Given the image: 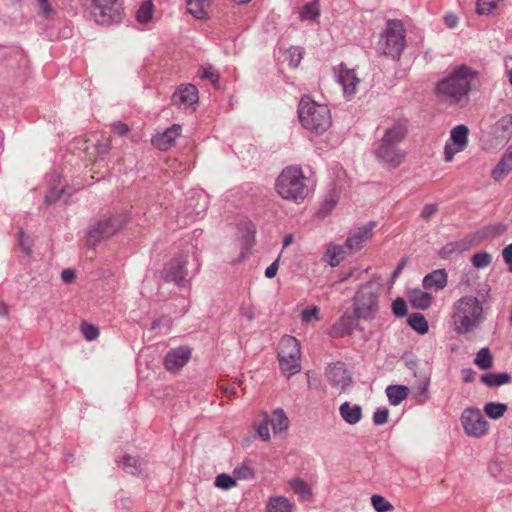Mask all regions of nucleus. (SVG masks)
<instances>
[{"mask_svg": "<svg viewBox=\"0 0 512 512\" xmlns=\"http://www.w3.org/2000/svg\"><path fill=\"white\" fill-rule=\"evenodd\" d=\"M303 57V51L299 47H291L286 52V59L291 67H297Z\"/></svg>", "mask_w": 512, "mask_h": 512, "instance_id": "47", "label": "nucleus"}, {"mask_svg": "<svg viewBox=\"0 0 512 512\" xmlns=\"http://www.w3.org/2000/svg\"><path fill=\"white\" fill-rule=\"evenodd\" d=\"M319 308L314 306L310 308H306L301 313V321L304 324H310L314 321H319Z\"/></svg>", "mask_w": 512, "mask_h": 512, "instance_id": "49", "label": "nucleus"}, {"mask_svg": "<svg viewBox=\"0 0 512 512\" xmlns=\"http://www.w3.org/2000/svg\"><path fill=\"white\" fill-rule=\"evenodd\" d=\"M371 505L376 512H390L394 509L393 505L385 497L378 494L372 495Z\"/></svg>", "mask_w": 512, "mask_h": 512, "instance_id": "42", "label": "nucleus"}, {"mask_svg": "<svg viewBox=\"0 0 512 512\" xmlns=\"http://www.w3.org/2000/svg\"><path fill=\"white\" fill-rule=\"evenodd\" d=\"M276 191L283 199L299 203L309 195L310 188L301 168L289 166L278 176Z\"/></svg>", "mask_w": 512, "mask_h": 512, "instance_id": "6", "label": "nucleus"}, {"mask_svg": "<svg viewBox=\"0 0 512 512\" xmlns=\"http://www.w3.org/2000/svg\"><path fill=\"white\" fill-rule=\"evenodd\" d=\"M202 78L210 80L212 83H216L219 79V75L216 70L212 67L204 68L202 72Z\"/></svg>", "mask_w": 512, "mask_h": 512, "instance_id": "58", "label": "nucleus"}, {"mask_svg": "<svg viewBox=\"0 0 512 512\" xmlns=\"http://www.w3.org/2000/svg\"><path fill=\"white\" fill-rule=\"evenodd\" d=\"M338 82L342 86L345 97L350 99L355 95L357 86L360 83V79L356 76L354 70L348 69L341 65L338 74Z\"/></svg>", "mask_w": 512, "mask_h": 512, "instance_id": "18", "label": "nucleus"}, {"mask_svg": "<svg viewBox=\"0 0 512 512\" xmlns=\"http://www.w3.org/2000/svg\"><path fill=\"white\" fill-rule=\"evenodd\" d=\"M300 342L293 336L285 335L279 343L278 359L282 372L290 377L300 371Z\"/></svg>", "mask_w": 512, "mask_h": 512, "instance_id": "8", "label": "nucleus"}, {"mask_svg": "<svg viewBox=\"0 0 512 512\" xmlns=\"http://www.w3.org/2000/svg\"><path fill=\"white\" fill-rule=\"evenodd\" d=\"M392 311L395 316L403 317L407 314V305L402 298H397L392 303Z\"/></svg>", "mask_w": 512, "mask_h": 512, "instance_id": "52", "label": "nucleus"}, {"mask_svg": "<svg viewBox=\"0 0 512 512\" xmlns=\"http://www.w3.org/2000/svg\"><path fill=\"white\" fill-rule=\"evenodd\" d=\"M473 243V239L448 243L441 249L440 256L448 258L454 253H461L467 250Z\"/></svg>", "mask_w": 512, "mask_h": 512, "instance_id": "32", "label": "nucleus"}, {"mask_svg": "<svg viewBox=\"0 0 512 512\" xmlns=\"http://www.w3.org/2000/svg\"><path fill=\"white\" fill-rule=\"evenodd\" d=\"M491 261L492 256L487 252L476 253L471 258V262L476 268H485Z\"/></svg>", "mask_w": 512, "mask_h": 512, "instance_id": "48", "label": "nucleus"}, {"mask_svg": "<svg viewBox=\"0 0 512 512\" xmlns=\"http://www.w3.org/2000/svg\"><path fill=\"white\" fill-rule=\"evenodd\" d=\"M408 324L411 328L420 334L428 332L429 326L426 318L421 313H413L408 318Z\"/></svg>", "mask_w": 512, "mask_h": 512, "instance_id": "40", "label": "nucleus"}, {"mask_svg": "<svg viewBox=\"0 0 512 512\" xmlns=\"http://www.w3.org/2000/svg\"><path fill=\"white\" fill-rule=\"evenodd\" d=\"M210 0H186L187 11L197 19L207 17V7Z\"/></svg>", "mask_w": 512, "mask_h": 512, "instance_id": "31", "label": "nucleus"}, {"mask_svg": "<svg viewBox=\"0 0 512 512\" xmlns=\"http://www.w3.org/2000/svg\"><path fill=\"white\" fill-rule=\"evenodd\" d=\"M506 230V225L502 223H496L489 226H486L475 233L472 237L474 242L487 240L489 238H493L495 236H499L503 234Z\"/></svg>", "mask_w": 512, "mask_h": 512, "instance_id": "28", "label": "nucleus"}, {"mask_svg": "<svg viewBox=\"0 0 512 512\" xmlns=\"http://www.w3.org/2000/svg\"><path fill=\"white\" fill-rule=\"evenodd\" d=\"M389 410L387 408L377 409L373 415L375 425H384L388 421Z\"/></svg>", "mask_w": 512, "mask_h": 512, "instance_id": "53", "label": "nucleus"}, {"mask_svg": "<svg viewBox=\"0 0 512 512\" xmlns=\"http://www.w3.org/2000/svg\"><path fill=\"white\" fill-rule=\"evenodd\" d=\"M240 314L247 320L251 321L255 318V309L252 305L243 304L240 308Z\"/></svg>", "mask_w": 512, "mask_h": 512, "instance_id": "56", "label": "nucleus"}, {"mask_svg": "<svg viewBox=\"0 0 512 512\" xmlns=\"http://www.w3.org/2000/svg\"><path fill=\"white\" fill-rule=\"evenodd\" d=\"M469 129L466 125L460 124L455 126L447 140L444 148V159L446 162H451L453 157L464 151L468 145Z\"/></svg>", "mask_w": 512, "mask_h": 512, "instance_id": "12", "label": "nucleus"}, {"mask_svg": "<svg viewBox=\"0 0 512 512\" xmlns=\"http://www.w3.org/2000/svg\"><path fill=\"white\" fill-rule=\"evenodd\" d=\"M512 170V159H510L505 153L499 160L496 167L491 172V177L495 181H501L507 174Z\"/></svg>", "mask_w": 512, "mask_h": 512, "instance_id": "33", "label": "nucleus"}, {"mask_svg": "<svg viewBox=\"0 0 512 512\" xmlns=\"http://www.w3.org/2000/svg\"><path fill=\"white\" fill-rule=\"evenodd\" d=\"M382 283L370 280L357 289L353 297V313L359 321L374 320L380 311Z\"/></svg>", "mask_w": 512, "mask_h": 512, "instance_id": "4", "label": "nucleus"}, {"mask_svg": "<svg viewBox=\"0 0 512 512\" xmlns=\"http://www.w3.org/2000/svg\"><path fill=\"white\" fill-rule=\"evenodd\" d=\"M408 300L414 308L426 310L432 303V295L420 289H412L408 292Z\"/></svg>", "mask_w": 512, "mask_h": 512, "instance_id": "23", "label": "nucleus"}, {"mask_svg": "<svg viewBox=\"0 0 512 512\" xmlns=\"http://www.w3.org/2000/svg\"><path fill=\"white\" fill-rule=\"evenodd\" d=\"M294 504L284 496H272L266 504L267 512H292Z\"/></svg>", "mask_w": 512, "mask_h": 512, "instance_id": "24", "label": "nucleus"}, {"mask_svg": "<svg viewBox=\"0 0 512 512\" xmlns=\"http://www.w3.org/2000/svg\"><path fill=\"white\" fill-rule=\"evenodd\" d=\"M460 420L465 433L470 437L482 438L488 433L489 423L479 409H465Z\"/></svg>", "mask_w": 512, "mask_h": 512, "instance_id": "11", "label": "nucleus"}, {"mask_svg": "<svg viewBox=\"0 0 512 512\" xmlns=\"http://www.w3.org/2000/svg\"><path fill=\"white\" fill-rule=\"evenodd\" d=\"M172 324L171 319L168 316H162L161 318L153 321L151 325L152 330L161 328L162 326L169 328Z\"/></svg>", "mask_w": 512, "mask_h": 512, "instance_id": "57", "label": "nucleus"}, {"mask_svg": "<svg viewBox=\"0 0 512 512\" xmlns=\"http://www.w3.org/2000/svg\"><path fill=\"white\" fill-rule=\"evenodd\" d=\"M497 138L508 140L512 136V114L502 116L493 126Z\"/></svg>", "mask_w": 512, "mask_h": 512, "instance_id": "25", "label": "nucleus"}, {"mask_svg": "<svg viewBox=\"0 0 512 512\" xmlns=\"http://www.w3.org/2000/svg\"><path fill=\"white\" fill-rule=\"evenodd\" d=\"M122 465H123V469L126 472H128L132 475H137L142 472V470L145 466V463L137 457L125 455L123 457Z\"/></svg>", "mask_w": 512, "mask_h": 512, "instance_id": "36", "label": "nucleus"}, {"mask_svg": "<svg viewBox=\"0 0 512 512\" xmlns=\"http://www.w3.org/2000/svg\"><path fill=\"white\" fill-rule=\"evenodd\" d=\"M481 381L489 387L500 386L509 383L511 381V375L506 372L489 373L482 375Z\"/></svg>", "mask_w": 512, "mask_h": 512, "instance_id": "34", "label": "nucleus"}, {"mask_svg": "<svg viewBox=\"0 0 512 512\" xmlns=\"http://www.w3.org/2000/svg\"><path fill=\"white\" fill-rule=\"evenodd\" d=\"M255 226L251 222H244L241 225V249L242 254L248 253L255 241Z\"/></svg>", "mask_w": 512, "mask_h": 512, "instance_id": "26", "label": "nucleus"}, {"mask_svg": "<svg viewBox=\"0 0 512 512\" xmlns=\"http://www.w3.org/2000/svg\"><path fill=\"white\" fill-rule=\"evenodd\" d=\"M503 258L505 262L510 265V270L512 271V244H509L504 248Z\"/></svg>", "mask_w": 512, "mask_h": 512, "instance_id": "64", "label": "nucleus"}, {"mask_svg": "<svg viewBox=\"0 0 512 512\" xmlns=\"http://www.w3.org/2000/svg\"><path fill=\"white\" fill-rule=\"evenodd\" d=\"M268 420L272 426L274 434L281 433L289 427V419L286 413L280 408L274 410L271 416H268Z\"/></svg>", "mask_w": 512, "mask_h": 512, "instance_id": "27", "label": "nucleus"}, {"mask_svg": "<svg viewBox=\"0 0 512 512\" xmlns=\"http://www.w3.org/2000/svg\"><path fill=\"white\" fill-rule=\"evenodd\" d=\"M233 475L235 479L239 480H249L254 477V472L251 467L248 466L246 462L236 466L233 470Z\"/></svg>", "mask_w": 512, "mask_h": 512, "instance_id": "44", "label": "nucleus"}, {"mask_svg": "<svg viewBox=\"0 0 512 512\" xmlns=\"http://www.w3.org/2000/svg\"><path fill=\"white\" fill-rule=\"evenodd\" d=\"M375 227L374 222H369L365 225L352 229L345 242V247L350 252H357L369 241L372 237V231Z\"/></svg>", "mask_w": 512, "mask_h": 512, "instance_id": "14", "label": "nucleus"}, {"mask_svg": "<svg viewBox=\"0 0 512 512\" xmlns=\"http://www.w3.org/2000/svg\"><path fill=\"white\" fill-rule=\"evenodd\" d=\"M450 318L453 330L458 335L473 333L485 320L483 304L475 296H463L453 303Z\"/></svg>", "mask_w": 512, "mask_h": 512, "instance_id": "2", "label": "nucleus"}, {"mask_svg": "<svg viewBox=\"0 0 512 512\" xmlns=\"http://www.w3.org/2000/svg\"><path fill=\"white\" fill-rule=\"evenodd\" d=\"M329 383L340 392L346 390L352 383V377L343 363L330 365L326 370Z\"/></svg>", "mask_w": 512, "mask_h": 512, "instance_id": "15", "label": "nucleus"}, {"mask_svg": "<svg viewBox=\"0 0 512 512\" xmlns=\"http://www.w3.org/2000/svg\"><path fill=\"white\" fill-rule=\"evenodd\" d=\"M154 12L152 0H144L136 12V19L141 24H147L151 21Z\"/></svg>", "mask_w": 512, "mask_h": 512, "instance_id": "37", "label": "nucleus"}, {"mask_svg": "<svg viewBox=\"0 0 512 512\" xmlns=\"http://www.w3.org/2000/svg\"><path fill=\"white\" fill-rule=\"evenodd\" d=\"M406 31L400 20H389L383 30L379 42V51L393 60H399L406 47Z\"/></svg>", "mask_w": 512, "mask_h": 512, "instance_id": "7", "label": "nucleus"}, {"mask_svg": "<svg viewBox=\"0 0 512 512\" xmlns=\"http://www.w3.org/2000/svg\"><path fill=\"white\" fill-rule=\"evenodd\" d=\"M475 365L481 370H487L492 367L493 357L487 347L481 348L474 359Z\"/></svg>", "mask_w": 512, "mask_h": 512, "instance_id": "38", "label": "nucleus"}, {"mask_svg": "<svg viewBox=\"0 0 512 512\" xmlns=\"http://www.w3.org/2000/svg\"><path fill=\"white\" fill-rule=\"evenodd\" d=\"M92 14L95 21L101 25H110L119 22L122 17V8L118 0H91Z\"/></svg>", "mask_w": 512, "mask_h": 512, "instance_id": "10", "label": "nucleus"}, {"mask_svg": "<svg viewBox=\"0 0 512 512\" xmlns=\"http://www.w3.org/2000/svg\"><path fill=\"white\" fill-rule=\"evenodd\" d=\"M478 83V72L466 65H460L438 81L435 92L442 103L463 108L469 103V94Z\"/></svg>", "mask_w": 512, "mask_h": 512, "instance_id": "1", "label": "nucleus"}, {"mask_svg": "<svg viewBox=\"0 0 512 512\" xmlns=\"http://www.w3.org/2000/svg\"><path fill=\"white\" fill-rule=\"evenodd\" d=\"M190 355L191 350L185 346L171 349L164 358L165 368L170 372H178L189 361Z\"/></svg>", "mask_w": 512, "mask_h": 512, "instance_id": "16", "label": "nucleus"}, {"mask_svg": "<svg viewBox=\"0 0 512 512\" xmlns=\"http://www.w3.org/2000/svg\"><path fill=\"white\" fill-rule=\"evenodd\" d=\"M220 390L222 391V393L224 395H226L227 397H234L237 395V392H236V389L234 386H231L229 384H221L220 385Z\"/></svg>", "mask_w": 512, "mask_h": 512, "instance_id": "62", "label": "nucleus"}, {"mask_svg": "<svg viewBox=\"0 0 512 512\" xmlns=\"http://www.w3.org/2000/svg\"><path fill=\"white\" fill-rule=\"evenodd\" d=\"M111 149V144L109 140H106L104 142L98 143L96 146V151L98 155L104 156L106 155Z\"/></svg>", "mask_w": 512, "mask_h": 512, "instance_id": "60", "label": "nucleus"}, {"mask_svg": "<svg viewBox=\"0 0 512 512\" xmlns=\"http://www.w3.org/2000/svg\"><path fill=\"white\" fill-rule=\"evenodd\" d=\"M66 193L65 188H61L60 190L56 191L55 189H51L48 194L45 197V202L47 204H53L56 201H58L62 195Z\"/></svg>", "mask_w": 512, "mask_h": 512, "instance_id": "54", "label": "nucleus"}, {"mask_svg": "<svg viewBox=\"0 0 512 512\" xmlns=\"http://www.w3.org/2000/svg\"><path fill=\"white\" fill-rule=\"evenodd\" d=\"M438 207L435 204H426L421 211V218L429 221L437 212Z\"/></svg>", "mask_w": 512, "mask_h": 512, "instance_id": "55", "label": "nucleus"}, {"mask_svg": "<svg viewBox=\"0 0 512 512\" xmlns=\"http://www.w3.org/2000/svg\"><path fill=\"white\" fill-rule=\"evenodd\" d=\"M288 485L302 500L308 499L312 494L311 487L300 478L289 480Z\"/></svg>", "mask_w": 512, "mask_h": 512, "instance_id": "35", "label": "nucleus"}, {"mask_svg": "<svg viewBox=\"0 0 512 512\" xmlns=\"http://www.w3.org/2000/svg\"><path fill=\"white\" fill-rule=\"evenodd\" d=\"M126 222L127 217L124 214H115L93 223L87 230V245L94 247L102 240L113 236Z\"/></svg>", "mask_w": 512, "mask_h": 512, "instance_id": "9", "label": "nucleus"}, {"mask_svg": "<svg viewBox=\"0 0 512 512\" xmlns=\"http://www.w3.org/2000/svg\"><path fill=\"white\" fill-rule=\"evenodd\" d=\"M299 121L307 131L320 135L331 126V114L324 104L316 103L309 96L301 98L298 105Z\"/></svg>", "mask_w": 512, "mask_h": 512, "instance_id": "5", "label": "nucleus"}, {"mask_svg": "<svg viewBox=\"0 0 512 512\" xmlns=\"http://www.w3.org/2000/svg\"><path fill=\"white\" fill-rule=\"evenodd\" d=\"M406 131V126L397 122L388 128L381 140L376 143L374 153L383 165L396 168L403 162L405 154L397 145L404 139Z\"/></svg>", "mask_w": 512, "mask_h": 512, "instance_id": "3", "label": "nucleus"}, {"mask_svg": "<svg viewBox=\"0 0 512 512\" xmlns=\"http://www.w3.org/2000/svg\"><path fill=\"white\" fill-rule=\"evenodd\" d=\"M37 12L41 17L51 18L54 14V8L50 0H33Z\"/></svg>", "mask_w": 512, "mask_h": 512, "instance_id": "43", "label": "nucleus"}, {"mask_svg": "<svg viewBox=\"0 0 512 512\" xmlns=\"http://www.w3.org/2000/svg\"><path fill=\"white\" fill-rule=\"evenodd\" d=\"M280 257H278L270 266L265 270V276L267 278H273L276 276L279 266Z\"/></svg>", "mask_w": 512, "mask_h": 512, "instance_id": "59", "label": "nucleus"}, {"mask_svg": "<svg viewBox=\"0 0 512 512\" xmlns=\"http://www.w3.org/2000/svg\"><path fill=\"white\" fill-rule=\"evenodd\" d=\"M215 486L223 490H229L236 486V479L228 474L223 473L216 477Z\"/></svg>", "mask_w": 512, "mask_h": 512, "instance_id": "46", "label": "nucleus"}, {"mask_svg": "<svg viewBox=\"0 0 512 512\" xmlns=\"http://www.w3.org/2000/svg\"><path fill=\"white\" fill-rule=\"evenodd\" d=\"M269 425L268 415L265 414L262 422L257 427V434L263 441L270 439Z\"/></svg>", "mask_w": 512, "mask_h": 512, "instance_id": "50", "label": "nucleus"}, {"mask_svg": "<svg viewBox=\"0 0 512 512\" xmlns=\"http://www.w3.org/2000/svg\"><path fill=\"white\" fill-rule=\"evenodd\" d=\"M430 379L426 376L419 378L411 387L413 399L418 404H424L430 399Z\"/></svg>", "mask_w": 512, "mask_h": 512, "instance_id": "21", "label": "nucleus"}, {"mask_svg": "<svg viewBox=\"0 0 512 512\" xmlns=\"http://www.w3.org/2000/svg\"><path fill=\"white\" fill-rule=\"evenodd\" d=\"M345 248V246L334 243L328 245L325 253V260L330 266L336 267L341 263L345 258Z\"/></svg>", "mask_w": 512, "mask_h": 512, "instance_id": "29", "label": "nucleus"}, {"mask_svg": "<svg viewBox=\"0 0 512 512\" xmlns=\"http://www.w3.org/2000/svg\"><path fill=\"white\" fill-rule=\"evenodd\" d=\"M444 22L448 28L453 29L458 24V18L454 14H447L444 17Z\"/></svg>", "mask_w": 512, "mask_h": 512, "instance_id": "63", "label": "nucleus"}, {"mask_svg": "<svg viewBox=\"0 0 512 512\" xmlns=\"http://www.w3.org/2000/svg\"><path fill=\"white\" fill-rule=\"evenodd\" d=\"M112 129L115 133H117L119 135H124L129 131L127 124H125L123 122L114 123L112 126Z\"/></svg>", "mask_w": 512, "mask_h": 512, "instance_id": "61", "label": "nucleus"}, {"mask_svg": "<svg viewBox=\"0 0 512 512\" xmlns=\"http://www.w3.org/2000/svg\"><path fill=\"white\" fill-rule=\"evenodd\" d=\"M187 263L186 255L174 258L162 272L164 279L174 282L177 286H184L188 276Z\"/></svg>", "mask_w": 512, "mask_h": 512, "instance_id": "13", "label": "nucleus"}, {"mask_svg": "<svg viewBox=\"0 0 512 512\" xmlns=\"http://www.w3.org/2000/svg\"><path fill=\"white\" fill-rule=\"evenodd\" d=\"M320 14L319 11V1L318 0H312L311 2L307 3L302 11H301V19L302 20H314L316 19Z\"/></svg>", "mask_w": 512, "mask_h": 512, "instance_id": "41", "label": "nucleus"}, {"mask_svg": "<svg viewBox=\"0 0 512 512\" xmlns=\"http://www.w3.org/2000/svg\"><path fill=\"white\" fill-rule=\"evenodd\" d=\"M81 331L88 341L95 340L99 336V330L96 326L88 323L81 325Z\"/></svg>", "mask_w": 512, "mask_h": 512, "instance_id": "51", "label": "nucleus"}, {"mask_svg": "<svg viewBox=\"0 0 512 512\" xmlns=\"http://www.w3.org/2000/svg\"><path fill=\"white\" fill-rule=\"evenodd\" d=\"M498 2L499 0H478L476 11L479 15H488L496 9Z\"/></svg>", "mask_w": 512, "mask_h": 512, "instance_id": "45", "label": "nucleus"}, {"mask_svg": "<svg viewBox=\"0 0 512 512\" xmlns=\"http://www.w3.org/2000/svg\"><path fill=\"white\" fill-rule=\"evenodd\" d=\"M507 409L508 406L504 403L488 402L484 406L486 415L494 420L502 418Z\"/></svg>", "mask_w": 512, "mask_h": 512, "instance_id": "39", "label": "nucleus"}, {"mask_svg": "<svg viewBox=\"0 0 512 512\" xmlns=\"http://www.w3.org/2000/svg\"><path fill=\"white\" fill-rule=\"evenodd\" d=\"M409 393V389L403 385H390L386 388V395L391 405H399Z\"/></svg>", "mask_w": 512, "mask_h": 512, "instance_id": "30", "label": "nucleus"}, {"mask_svg": "<svg viewBox=\"0 0 512 512\" xmlns=\"http://www.w3.org/2000/svg\"><path fill=\"white\" fill-rule=\"evenodd\" d=\"M182 128L178 124H173L167 128L163 133L155 135L151 142L154 147L159 150L165 151L175 145L176 139L180 136Z\"/></svg>", "mask_w": 512, "mask_h": 512, "instance_id": "17", "label": "nucleus"}, {"mask_svg": "<svg viewBox=\"0 0 512 512\" xmlns=\"http://www.w3.org/2000/svg\"><path fill=\"white\" fill-rule=\"evenodd\" d=\"M171 101L173 105L191 106L198 101V90L192 84H183L174 92Z\"/></svg>", "mask_w": 512, "mask_h": 512, "instance_id": "19", "label": "nucleus"}, {"mask_svg": "<svg viewBox=\"0 0 512 512\" xmlns=\"http://www.w3.org/2000/svg\"><path fill=\"white\" fill-rule=\"evenodd\" d=\"M448 275L445 269L434 270L427 274L422 281L425 289L441 290L447 285Z\"/></svg>", "mask_w": 512, "mask_h": 512, "instance_id": "20", "label": "nucleus"}, {"mask_svg": "<svg viewBox=\"0 0 512 512\" xmlns=\"http://www.w3.org/2000/svg\"><path fill=\"white\" fill-rule=\"evenodd\" d=\"M339 413L342 419L350 424H357L362 418V408L360 405H351L349 402H344L339 407Z\"/></svg>", "mask_w": 512, "mask_h": 512, "instance_id": "22", "label": "nucleus"}]
</instances>
